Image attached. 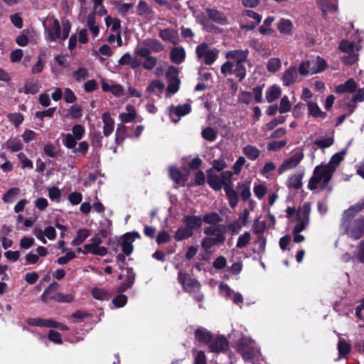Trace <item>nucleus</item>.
Returning <instances> with one entry per match:
<instances>
[{
	"label": "nucleus",
	"mask_w": 364,
	"mask_h": 364,
	"mask_svg": "<svg viewBox=\"0 0 364 364\" xmlns=\"http://www.w3.org/2000/svg\"><path fill=\"white\" fill-rule=\"evenodd\" d=\"M304 172H299L291 174L287 179V186L289 189L299 190L302 187V179L304 178Z\"/></svg>",
	"instance_id": "nucleus-21"
},
{
	"label": "nucleus",
	"mask_w": 364,
	"mask_h": 364,
	"mask_svg": "<svg viewBox=\"0 0 364 364\" xmlns=\"http://www.w3.org/2000/svg\"><path fill=\"white\" fill-rule=\"evenodd\" d=\"M333 173L327 170L323 165L314 168L312 177L309 179L308 188L311 191H320L325 189L332 178Z\"/></svg>",
	"instance_id": "nucleus-2"
},
{
	"label": "nucleus",
	"mask_w": 364,
	"mask_h": 364,
	"mask_svg": "<svg viewBox=\"0 0 364 364\" xmlns=\"http://www.w3.org/2000/svg\"><path fill=\"white\" fill-rule=\"evenodd\" d=\"M170 58L176 64H181L186 58L185 49L181 46L174 47L171 50Z\"/></svg>",
	"instance_id": "nucleus-25"
},
{
	"label": "nucleus",
	"mask_w": 364,
	"mask_h": 364,
	"mask_svg": "<svg viewBox=\"0 0 364 364\" xmlns=\"http://www.w3.org/2000/svg\"><path fill=\"white\" fill-rule=\"evenodd\" d=\"M102 243V239L98 236L95 235L90 240V243L85 245V252L90 253L97 256H105L107 254V248L104 246H100Z\"/></svg>",
	"instance_id": "nucleus-11"
},
{
	"label": "nucleus",
	"mask_w": 364,
	"mask_h": 364,
	"mask_svg": "<svg viewBox=\"0 0 364 364\" xmlns=\"http://www.w3.org/2000/svg\"><path fill=\"white\" fill-rule=\"evenodd\" d=\"M134 6V4L132 3H124V2H117L116 8L117 9L118 13L122 16H126L128 13L131 11Z\"/></svg>",
	"instance_id": "nucleus-43"
},
{
	"label": "nucleus",
	"mask_w": 364,
	"mask_h": 364,
	"mask_svg": "<svg viewBox=\"0 0 364 364\" xmlns=\"http://www.w3.org/2000/svg\"><path fill=\"white\" fill-rule=\"evenodd\" d=\"M249 55L248 49L232 50L226 53L225 58L234 60L236 63H244Z\"/></svg>",
	"instance_id": "nucleus-16"
},
{
	"label": "nucleus",
	"mask_w": 364,
	"mask_h": 364,
	"mask_svg": "<svg viewBox=\"0 0 364 364\" xmlns=\"http://www.w3.org/2000/svg\"><path fill=\"white\" fill-rule=\"evenodd\" d=\"M338 350L341 357L346 356L350 350V346L343 339H340L338 343Z\"/></svg>",
	"instance_id": "nucleus-58"
},
{
	"label": "nucleus",
	"mask_w": 364,
	"mask_h": 364,
	"mask_svg": "<svg viewBox=\"0 0 364 364\" xmlns=\"http://www.w3.org/2000/svg\"><path fill=\"white\" fill-rule=\"evenodd\" d=\"M220 294L224 296L226 299H230L235 292L227 284L221 283L219 285Z\"/></svg>",
	"instance_id": "nucleus-60"
},
{
	"label": "nucleus",
	"mask_w": 364,
	"mask_h": 364,
	"mask_svg": "<svg viewBox=\"0 0 364 364\" xmlns=\"http://www.w3.org/2000/svg\"><path fill=\"white\" fill-rule=\"evenodd\" d=\"M282 63L279 58H272L267 62V68L268 71L275 73L281 68Z\"/></svg>",
	"instance_id": "nucleus-51"
},
{
	"label": "nucleus",
	"mask_w": 364,
	"mask_h": 364,
	"mask_svg": "<svg viewBox=\"0 0 364 364\" xmlns=\"http://www.w3.org/2000/svg\"><path fill=\"white\" fill-rule=\"evenodd\" d=\"M39 91L38 83L33 81H27L24 85L23 92L26 94H36Z\"/></svg>",
	"instance_id": "nucleus-50"
},
{
	"label": "nucleus",
	"mask_w": 364,
	"mask_h": 364,
	"mask_svg": "<svg viewBox=\"0 0 364 364\" xmlns=\"http://www.w3.org/2000/svg\"><path fill=\"white\" fill-rule=\"evenodd\" d=\"M45 38L48 41H56L60 38L61 28L58 19H47L43 22Z\"/></svg>",
	"instance_id": "nucleus-7"
},
{
	"label": "nucleus",
	"mask_w": 364,
	"mask_h": 364,
	"mask_svg": "<svg viewBox=\"0 0 364 364\" xmlns=\"http://www.w3.org/2000/svg\"><path fill=\"white\" fill-rule=\"evenodd\" d=\"M164 88V84L159 80H155L149 83V85L146 87V91L149 93H154L156 92V90H158L159 93H161L163 92Z\"/></svg>",
	"instance_id": "nucleus-44"
},
{
	"label": "nucleus",
	"mask_w": 364,
	"mask_h": 364,
	"mask_svg": "<svg viewBox=\"0 0 364 364\" xmlns=\"http://www.w3.org/2000/svg\"><path fill=\"white\" fill-rule=\"evenodd\" d=\"M304 154L301 149L297 148L293 151L292 154L287 159H284L278 168L279 174L295 168L303 160Z\"/></svg>",
	"instance_id": "nucleus-5"
},
{
	"label": "nucleus",
	"mask_w": 364,
	"mask_h": 364,
	"mask_svg": "<svg viewBox=\"0 0 364 364\" xmlns=\"http://www.w3.org/2000/svg\"><path fill=\"white\" fill-rule=\"evenodd\" d=\"M207 182L210 188L215 191H220L223 186L219 176L215 174H209L208 176Z\"/></svg>",
	"instance_id": "nucleus-40"
},
{
	"label": "nucleus",
	"mask_w": 364,
	"mask_h": 364,
	"mask_svg": "<svg viewBox=\"0 0 364 364\" xmlns=\"http://www.w3.org/2000/svg\"><path fill=\"white\" fill-rule=\"evenodd\" d=\"M140 235L138 232H127L117 240V245L113 248L114 251H118V247H120L123 253L129 256L134 250L133 242L136 238H139Z\"/></svg>",
	"instance_id": "nucleus-4"
},
{
	"label": "nucleus",
	"mask_w": 364,
	"mask_h": 364,
	"mask_svg": "<svg viewBox=\"0 0 364 364\" xmlns=\"http://www.w3.org/2000/svg\"><path fill=\"white\" fill-rule=\"evenodd\" d=\"M312 67L311 65L310 60L302 61L299 67V72L301 75L306 76L309 75H313Z\"/></svg>",
	"instance_id": "nucleus-53"
},
{
	"label": "nucleus",
	"mask_w": 364,
	"mask_h": 364,
	"mask_svg": "<svg viewBox=\"0 0 364 364\" xmlns=\"http://www.w3.org/2000/svg\"><path fill=\"white\" fill-rule=\"evenodd\" d=\"M282 95L281 88L274 85L271 86L266 92V100L269 103H271L279 98Z\"/></svg>",
	"instance_id": "nucleus-33"
},
{
	"label": "nucleus",
	"mask_w": 364,
	"mask_h": 364,
	"mask_svg": "<svg viewBox=\"0 0 364 364\" xmlns=\"http://www.w3.org/2000/svg\"><path fill=\"white\" fill-rule=\"evenodd\" d=\"M119 64L129 65L132 68L136 69L141 65V60L137 57H133L130 53H127L119 60Z\"/></svg>",
	"instance_id": "nucleus-22"
},
{
	"label": "nucleus",
	"mask_w": 364,
	"mask_h": 364,
	"mask_svg": "<svg viewBox=\"0 0 364 364\" xmlns=\"http://www.w3.org/2000/svg\"><path fill=\"white\" fill-rule=\"evenodd\" d=\"M291 109V104L287 96H284L282 98L279 111L281 114L286 113Z\"/></svg>",
	"instance_id": "nucleus-62"
},
{
	"label": "nucleus",
	"mask_w": 364,
	"mask_h": 364,
	"mask_svg": "<svg viewBox=\"0 0 364 364\" xmlns=\"http://www.w3.org/2000/svg\"><path fill=\"white\" fill-rule=\"evenodd\" d=\"M233 74L238 78L239 81L243 80L246 77V68L243 63H236L233 70Z\"/></svg>",
	"instance_id": "nucleus-54"
},
{
	"label": "nucleus",
	"mask_w": 364,
	"mask_h": 364,
	"mask_svg": "<svg viewBox=\"0 0 364 364\" xmlns=\"http://www.w3.org/2000/svg\"><path fill=\"white\" fill-rule=\"evenodd\" d=\"M193 232L187 226H181L178 228L173 236L176 241H182L193 236Z\"/></svg>",
	"instance_id": "nucleus-26"
},
{
	"label": "nucleus",
	"mask_w": 364,
	"mask_h": 364,
	"mask_svg": "<svg viewBox=\"0 0 364 364\" xmlns=\"http://www.w3.org/2000/svg\"><path fill=\"white\" fill-rule=\"evenodd\" d=\"M205 12L208 18L216 23L226 25L228 23L227 16L223 12L215 9L207 8Z\"/></svg>",
	"instance_id": "nucleus-18"
},
{
	"label": "nucleus",
	"mask_w": 364,
	"mask_h": 364,
	"mask_svg": "<svg viewBox=\"0 0 364 364\" xmlns=\"http://www.w3.org/2000/svg\"><path fill=\"white\" fill-rule=\"evenodd\" d=\"M196 338L200 341L203 342L205 343L209 344V343L213 340V334L205 328H198L195 331Z\"/></svg>",
	"instance_id": "nucleus-32"
},
{
	"label": "nucleus",
	"mask_w": 364,
	"mask_h": 364,
	"mask_svg": "<svg viewBox=\"0 0 364 364\" xmlns=\"http://www.w3.org/2000/svg\"><path fill=\"white\" fill-rule=\"evenodd\" d=\"M102 119L104 124L103 134L105 136H108L114 130V120L111 117L110 114L107 112L102 114Z\"/></svg>",
	"instance_id": "nucleus-24"
},
{
	"label": "nucleus",
	"mask_w": 364,
	"mask_h": 364,
	"mask_svg": "<svg viewBox=\"0 0 364 364\" xmlns=\"http://www.w3.org/2000/svg\"><path fill=\"white\" fill-rule=\"evenodd\" d=\"M168 110L171 121L177 123L181 117L190 113L191 107L190 104L186 103L182 105L171 106Z\"/></svg>",
	"instance_id": "nucleus-12"
},
{
	"label": "nucleus",
	"mask_w": 364,
	"mask_h": 364,
	"mask_svg": "<svg viewBox=\"0 0 364 364\" xmlns=\"http://www.w3.org/2000/svg\"><path fill=\"white\" fill-rule=\"evenodd\" d=\"M201 134L203 139L209 141H214L217 138V132L211 127L204 129Z\"/></svg>",
	"instance_id": "nucleus-56"
},
{
	"label": "nucleus",
	"mask_w": 364,
	"mask_h": 364,
	"mask_svg": "<svg viewBox=\"0 0 364 364\" xmlns=\"http://www.w3.org/2000/svg\"><path fill=\"white\" fill-rule=\"evenodd\" d=\"M136 274L133 271L132 268L128 267L127 269L126 279L124 283L126 284L127 287L131 288L135 281Z\"/></svg>",
	"instance_id": "nucleus-64"
},
{
	"label": "nucleus",
	"mask_w": 364,
	"mask_h": 364,
	"mask_svg": "<svg viewBox=\"0 0 364 364\" xmlns=\"http://www.w3.org/2000/svg\"><path fill=\"white\" fill-rule=\"evenodd\" d=\"M72 77L75 81L81 82L85 80L89 77L88 70L85 68H79L76 71L73 72Z\"/></svg>",
	"instance_id": "nucleus-42"
},
{
	"label": "nucleus",
	"mask_w": 364,
	"mask_h": 364,
	"mask_svg": "<svg viewBox=\"0 0 364 364\" xmlns=\"http://www.w3.org/2000/svg\"><path fill=\"white\" fill-rule=\"evenodd\" d=\"M196 53L198 58H203L205 65H212L218 58L219 51L216 48L210 49L205 43H201L196 47Z\"/></svg>",
	"instance_id": "nucleus-6"
},
{
	"label": "nucleus",
	"mask_w": 364,
	"mask_h": 364,
	"mask_svg": "<svg viewBox=\"0 0 364 364\" xmlns=\"http://www.w3.org/2000/svg\"><path fill=\"white\" fill-rule=\"evenodd\" d=\"M237 188L240 191L241 198L243 200L246 201L250 199L251 196L250 192V182L239 183Z\"/></svg>",
	"instance_id": "nucleus-37"
},
{
	"label": "nucleus",
	"mask_w": 364,
	"mask_h": 364,
	"mask_svg": "<svg viewBox=\"0 0 364 364\" xmlns=\"http://www.w3.org/2000/svg\"><path fill=\"white\" fill-rule=\"evenodd\" d=\"M59 285L57 282L51 283L43 291L41 296V299L43 302L47 304L50 301H56L57 289Z\"/></svg>",
	"instance_id": "nucleus-19"
},
{
	"label": "nucleus",
	"mask_w": 364,
	"mask_h": 364,
	"mask_svg": "<svg viewBox=\"0 0 364 364\" xmlns=\"http://www.w3.org/2000/svg\"><path fill=\"white\" fill-rule=\"evenodd\" d=\"M156 58L150 55L145 58L144 62L141 63V65H142L144 69L151 70L156 65Z\"/></svg>",
	"instance_id": "nucleus-61"
},
{
	"label": "nucleus",
	"mask_w": 364,
	"mask_h": 364,
	"mask_svg": "<svg viewBox=\"0 0 364 364\" xmlns=\"http://www.w3.org/2000/svg\"><path fill=\"white\" fill-rule=\"evenodd\" d=\"M311 205L309 203H304L297 210V223L293 230L301 232L309 225L310 222Z\"/></svg>",
	"instance_id": "nucleus-8"
},
{
	"label": "nucleus",
	"mask_w": 364,
	"mask_h": 364,
	"mask_svg": "<svg viewBox=\"0 0 364 364\" xmlns=\"http://www.w3.org/2000/svg\"><path fill=\"white\" fill-rule=\"evenodd\" d=\"M159 37L164 41L177 44L178 41V31L173 28H167L159 31Z\"/></svg>",
	"instance_id": "nucleus-20"
},
{
	"label": "nucleus",
	"mask_w": 364,
	"mask_h": 364,
	"mask_svg": "<svg viewBox=\"0 0 364 364\" xmlns=\"http://www.w3.org/2000/svg\"><path fill=\"white\" fill-rule=\"evenodd\" d=\"M309 60L312 67L313 75L323 71L327 66L326 60L319 56H317L316 59Z\"/></svg>",
	"instance_id": "nucleus-30"
},
{
	"label": "nucleus",
	"mask_w": 364,
	"mask_h": 364,
	"mask_svg": "<svg viewBox=\"0 0 364 364\" xmlns=\"http://www.w3.org/2000/svg\"><path fill=\"white\" fill-rule=\"evenodd\" d=\"M228 348V341L224 336H217L209 343L210 352L219 353L225 351Z\"/></svg>",
	"instance_id": "nucleus-13"
},
{
	"label": "nucleus",
	"mask_w": 364,
	"mask_h": 364,
	"mask_svg": "<svg viewBox=\"0 0 364 364\" xmlns=\"http://www.w3.org/2000/svg\"><path fill=\"white\" fill-rule=\"evenodd\" d=\"M308 110L309 114L314 117L324 119L326 117V113L323 112L316 102H309Z\"/></svg>",
	"instance_id": "nucleus-35"
},
{
	"label": "nucleus",
	"mask_w": 364,
	"mask_h": 364,
	"mask_svg": "<svg viewBox=\"0 0 364 364\" xmlns=\"http://www.w3.org/2000/svg\"><path fill=\"white\" fill-rule=\"evenodd\" d=\"M65 136V140L63 141L64 145L68 149H74L77 144L76 138L71 134H63Z\"/></svg>",
	"instance_id": "nucleus-63"
},
{
	"label": "nucleus",
	"mask_w": 364,
	"mask_h": 364,
	"mask_svg": "<svg viewBox=\"0 0 364 364\" xmlns=\"http://www.w3.org/2000/svg\"><path fill=\"white\" fill-rule=\"evenodd\" d=\"M203 222L210 225L204 228L203 232L205 237L201 241V247L205 252H208L213 247L223 244L225 240L227 227L219 224L223 218L216 212L205 213L202 218Z\"/></svg>",
	"instance_id": "nucleus-1"
},
{
	"label": "nucleus",
	"mask_w": 364,
	"mask_h": 364,
	"mask_svg": "<svg viewBox=\"0 0 364 364\" xmlns=\"http://www.w3.org/2000/svg\"><path fill=\"white\" fill-rule=\"evenodd\" d=\"M127 112H123L119 114V119L124 123L133 122L136 117V112L132 105H127Z\"/></svg>",
	"instance_id": "nucleus-28"
},
{
	"label": "nucleus",
	"mask_w": 364,
	"mask_h": 364,
	"mask_svg": "<svg viewBox=\"0 0 364 364\" xmlns=\"http://www.w3.org/2000/svg\"><path fill=\"white\" fill-rule=\"evenodd\" d=\"M87 26L90 31L92 37L95 38L100 33L98 25L96 24V18L95 14H90L87 18Z\"/></svg>",
	"instance_id": "nucleus-34"
},
{
	"label": "nucleus",
	"mask_w": 364,
	"mask_h": 364,
	"mask_svg": "<svg viewBox=\"0 0 364 364\" xmlns=\"http://www.w3.org/2000/svg\"><path fill=\"white\" fill-rule=\"evenodd\" d=\"M178 70L174 66H171L168 68V70L166 73V78L168 82L172 81H180L178 77Z\"/></svg>",
	"instance_id": "nucleus-57"
},
{
	"label": "nucleus",
	"mask_w": 364,
	"mask_h": 364,
	"mask_svg": "<svg viewBox=\"0 0 364 364\" xmlns=\"http://www.w3.org/2000/svg\"><path fill=\"white\" fill-rule=\"evenodd\" d=\"M105 23L107 27H110L113 32L119 33V31L121 27V21L119 18H113L107 16L105 18Z\"/></svg>",
	"instance_id": "nucleus-46"
},
{
	"label": "nucleus",
	"mask_w": 364,
	"mask_h": 364,
	"mask_svg": "<svg viewBox=\"0 0 364 364\" xmlns=\"http://www.w3.org/2000/svg\"><path fill=\"white\" fill-rule=\"evenodd\" d=\"M363 208L364 203H358L355 205L350 206L348 209L344 211L341 222H346L354 220L353 218L356 215V214L360 212Z\"/></svg>",
	"instance_id": "nucleus-23"
},
{
	"label": "nucleus",
	"mask_w": 364,
	"mask_h": 364,
	"mask_svg": "<svg viewBox=\"0 0 364 364\" xmlns=\"http://www.w3.org/2000/svg\"><path fill=\"white\" fill-rule=\"evenodd\" d=\"M250 240V233L248 232H245L242 235L239 236L237 241L236 247L240 249L244 248L249 244Z\"/></svg>",
	"instance_id": "nucleus-52"
},
{
	"label": "nucleus",
	"mask_w": 364,
	"mask_h": 364,
	"mask_svg": "<svg viewBox=\"0 0 364 364\" xmlns=\"http://www.w3.org/2000/svg\"><path fill=\"white\" fill-rule=\"evenodd\" d=\"M224 191L228 198L230 206L232 208H235L239 200L237 192L230 186H226L224 187Z\"/></svg>",
	"instance_id": "nucleus-31"
},
{
	"label": "nucleus",
	"mask_w": 364,
	"mask_h": 364,
	"mask_svg": "<svg viewBox=\"0 0 364 364\" xmlns=\"http://www.w3.org/2000/svg\"><path fill=\"white\" fill-rule=\"evenodd\" d=\"M146 45L149 47V49L151 51H154L156 53H159L161 51L164 49V46L161 44V43L156 40L153 38H149L146 41Z\"/></svg>",
	"instance_id": "nucleus-49"
},
{
	"label": "nucleus",
	"mask_w": 364,
	"mask_h": 364,
	"mask_svg": "<svg viewBox=\"0 0 364 364\" xmlns=\"http://www.w3.org/2000/svg\"><path fill=\"white\" fill-rule=\"evenodd\" d=\"M333 136H331L323 139H316L314 141V144L318 146V147H319L320 149H326L332 146L333 144Z\"/></svg>",
	"instance_id": "nucleus-55"
},
{
	"label": "nucleus",
	"mask_w": 364,
	"mask_h": 364,
	"mask_svg": "<svg viewBox=\"0 0 364 364\" xmlns=\"http://www.w3.org/2000/svg\"><path fill=\"white\" fill-rule=\"evenodd\" d=\"M346 149L342 150L340 152L336 153L331 156L329 162L325 165H323V166H324L327 170H328L331 173L333 174L337 167L343 160V156L346 154Z\"/></svg>",
	"instance_id": "nucleus-14"
},
{
	"label": "nucleus",
	"mask_w": 364,
	"mask_h": 364,
	"mask_svg": "<svg viewBox=\"0 0 364 364\" xmlns=\"http://www.w3.org/2000/svg\"><path fill=\"white\" fill-rule=\"evenodd\" d=\"M48 197L52 201L60 202L61 197V192L60 189L56 186H53L48 188Z\"/></svg>",
	"instance_id": "nucleus-59"
},
{
	"label": "nucleus",
	"mask_w": 364,
	"mask_h": 364,
	"mask_svg": "<svg viewBox=\"0 0 364 364\" xmlns=\"http://www.w3.org/2000/svg\"><path fill=\"white\" fill-rule=\"evenodd\" d=\"M178 282L182 285L183 289L189 293L196 292L200 287V283L196 279L181 271L178 272Z\"/></svg>",
	"instance_id": "nucleus-10"
},
{
	"label": "nucleus",
	"mask_w": 364,
	"mask_h": 364,
	"mask_svg": "<svg viewBox=\"0 0 364 364\" xmlns=\"http://www.w3.org/2000/svg\"><path fill=\"white\" fill-rule=\"evenodd\" d=\"M243 154L252 161L256 160L259 154L260 151L255 146L247 145L242 148Z\"/></svg>",
	"instance_id": "nucleus-38"
},
{
	"label": "nucleus",
	"mask_w": 364,
	"mask_h": 364,
	"mask_svg": "<svg viewBox=\"0 0 364 364\" xmlns=\"http://www.w3.org/2000/svg\"><path fill=\"white\" fill-rule=\"evenodd\" d=\"M135 14L139 16H148L153 14V10L146 1L140 0L136 7Z\"/></svg>",
	"instance_id": "nucleus-27"
},
{
	"label": "nucleus",
	"mask_w": 364,
	"mask_h": 364,
	"mask_svg": "<svg viewBox=\"0 0 364 364\" xmlns=\"http://www.w3.org/2000/svg\"><path fill=\"white\" fill-rule=\"evenodd\" d=\"M238 351L245 360L254 358L257 353L253 341L248 337L241 338L238 343Z\"/></svg>",
	"instance_id": "nucleus-9"
},
{
	"label": "nucleus",
	"mask_w": 364,
	"mask_h": 364,
	"mask_svg": "<svg viewBox=\"0 0 364 364\" xmlns=\"http://www.w3.org/2000/svg\"><path fill=\"white\" fill-rule=\"evenodd\" d=\"M182 223L193 232L194 230L201 228L203 220L199 215H185L182 218Z\"/></svg>",
	"instance_id": "nucleus-17"
},
{
	"label": "nucleus",
	"mask_w": 364,
	"mask_h": 364,
	"mask_svg": "<svg viewBox=\"0 0 364 364\" xmlns=\"http://www.w3.org/2000/svg\"><path fill=\"white\" fill-rule=\"evenodd\" d=\"M20 193V189L18 188H12L9 189L2 198L4 203H11L16 198V197Z\"/></svg>",
	"instance_id": "nucleus-48"
},
{
	"label": "nucleus",
	"mask_w": 364,
	"mask_h": 364,
	"mask_svg": "<svg viewBox=\"0 0 364 364\" xmlns=\"http://www.w3.org/2000/svg\"><path fill=\"white\" fill-rule=\"evenodd\" d=\"M278 30L282 34L289 35L293 28V24L289 19L282 18L278 22Z\"/></svg>",
	"instance_id": "nucleus-36"
},
{
	"label": "nucleus",
	"mask_w": 364,
	"mask_h": 364,
	"mask_svg": "<svg viewBox=\"0 0 364 364\" xmlns=\"http://www.w3.org/2000/svg\"><path fill=\"white\" fill-rule=\"evenodd\" d=\"M357 85L352 78L348 80L345 83L339 85L336 87V92L338 93L354 92L356 90Z\"/></svg>",
	"instance_id": "nucleus-29"
},
{
	"label": "nucleus",
	"mask_w": 364,
	"mask_h": 364,
	"mask_svg": "<svg viewBox=\"0 0 364 364\" xmlns=\"http://www.w3.org/2000/svg\"><path fill=\"white\" fill-rule=\"evenodd\" d=\"M275 18L273 16H269L263 22V25L259 28L260 33L264 35H270L274 33V30L271 28L272 23L274 21Z\"/></svg>",
	"instance_id": "nucleus-39"
},
{
	"label": "nucleus",
	"mask_w": 364,
	"mask_h": 364,
	"mask_svg": "<svg viewBox=\"0 0 364 364\" xmlns=\"http://www.w3.org/2000/svg\"><path fill=\"white\" fill-rule=\"evenodd\" d=\"M6 146L11 151L14 152L20 151L23 148V144L18 138L9 139L6 141Z\"/></svg>",
	"instance_id": "nucleus-47"
},
{
	"label": "nucleus",
	"mask_w": 364,
	"mask_h": 364,
	"mask_svg": "<svg viewBox=\"0 0 364 364\" xmlns=\"http://www.w3.org/2000/svg\"><path fill=\"white\" fill-rule=\"evenodd\" d=\"M92 295L98 300H109L110 298V294L107 291L100 288H94L92 290Z\"/></svg>",
	"instance_id": "nucleus-45"
},
{
	"label": "nucleus",
	"mask_w": 364,
	"mask_h": 364,
	"mask_svg": "<svg viewBox=\"0 0 364 364\" xmlns=\"http://www.w3.org/2000/svg\"><path fill=\"white\" fill-rule=\"evenodd\" d=\"M344 233L353 240H358L364 235V217L353 220L341 222Z\"/></svg>",
	"instance_id": "nucleus-3"
},
{
	"label": "nucleus",
	"mask_w": 364,
	"mask_h": 364,
	"mask_svg": "<svg viewBox=\"0 0 364 364\" xmlns=\"http://www.w3.org/2000/svg\"><path fill=\"white\" fill-rule=\"evenodd\" d=\"M298 69L295 65L290 66L287 69L282 75V80L283 85L288 87L297 81Z\"/></svg>",
	"instance_id": "nucleus-15"
},
{
	"label": "nucleus",
	"mask_w": 364,
	"mask_h": 364,
	"mask_svg": "<svg viewBox=\"0 0 364 364\" xmlns=\"http://www.w3.org/2000/svg\"><path fill=\"white\" fill-rule=\"evenodd\" d=\"M90 232L87 229H80L77 232L76 237L72 241L71 244L74 246L82 244L89 236Z\"/></svg>",
	"instance_id": "nucleus-41"
}]
</instances>
